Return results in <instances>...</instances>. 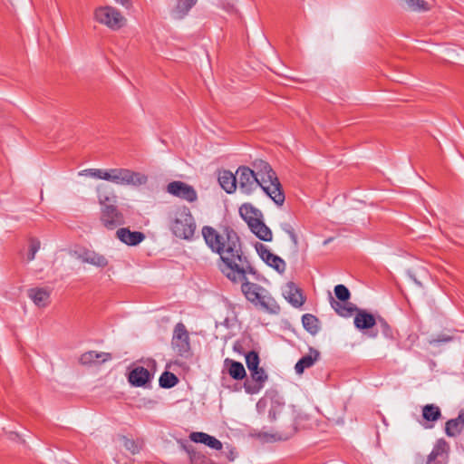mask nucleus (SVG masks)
Instances as JSON below:
<instances>
[{"instance_id":"f257e3e1","label":"nucleus","mask_w":464,"mask_h":464,"mask_svg":"<svg viewBox=\"0 0 464 464\" xmlns=\"http://www.w3.org/2000/svg\"><path fill=\"white\" fill-rule=\"evenodd\" d=\"M202 236L212 252L218 254V269L232 283H237L247 275H255L256 268L248 256L243 251L239 237L232 229L223 234L210 226L202 227Z\"/></svg>"},{"instance_id":"f03ea898","label":"nucleus","mask_w":464,"mask_h":464,"mask_svg":"<svg viewBox=\"0 0 464 464\" xmlns=\"http://www.w3.org/2000/svg\"><path fill=\"white\" fill-rule=\"evenodd\" d=\"M252 166V171L259 181L260 188L277 206H282L285 197L276 173L270 164L263 160H256Z\"/></svg>"},{"instance_id":"7ed1b4c3","label":"nucleus","mask_w":464,"mask_h":464,"mask_svg":"<svg viewBox=\"0 0 464 464\" xmlns=\"http://www.w3.org/2000/svg\"><path fill=\"white\" fill-rule=\"evenodd\" d=\"M168 224L171 233L184 240H191L197 228L194 217L185 206L178 207L169 214Z\"/></svg>"},{"instance_id":"20e7f679","label":"nucleus","mask_w":464,"mask_h":464,"mask_svg":"<svg viewBox=\"0 0 464 464\" xmlns=\"http://www.w3.org/2000/svg\"><path fill=\"white\" fill-rule=\"evenodd\" d=\"M256 273L254 275L256 276ZM249 275L242 281L237 284H241V291L247 301L256 306H259L269 314H278L280 306L276 301L271 296L269 292L263 286L251 283L247 280Z\"/></svg>"},{"instance_id":"39448f33","label":"nucleus","mask_w":464,"mask_h":464,"mask_svg":"<svg viewBox=\"0 0 464 464\" xmlns=\"http://www.w3.org/2000/svg\"><path fill=\"white\" fill-rule=\"evenodd\" d=\"M332 307L343 317H350L353 313H356L353 324L360 331L371 329L376 324L377 317L368 313L366 310L357 308L356 305L352 303L342 304L341 302H334Z\"/></svg>"},{"instance_id":"423d86ee","label":"nucleus","mask_w":464,"mask_h":464,"mask_svg":"<svg viewBox=\"0 0 464 464\" xmlns=\"http://www.w3.org/2000/svg\"><path fill=\"white\" fill-rule=\"evenodd\" d=\"M94 18L111 30H119L125 26L127 19L115 7L111 5L100 6L95 9Z\"/></svg>"},{"instance_id":"0eeeda50","label":"nucleus","mask_w":464,"mask_h":464,"mask_svg":"<svg viewBox=\"0 0 464 464\" xmlns=\"http://www.w3.org/2000/svg\"><path fill=\"white\" fill-rule=\"evenodd\" d=\"M111 173V182L116 185L136 187L144 185L148 181L146 175L129 169L115 168L112 169Z\"/></svg>"},{"instance_id":"6e6552de","label":"nucleus","mask_w":464,"mask_h":464,"mask_svg":"<svg viewBox=\"0 0 464 464\" xmlns=\"http://www.w3.org/2000/svg\"><path fill=\"white\" fill-rule=\"evenodd\" d=\"M237 172V188L245 195H251L260 187L252 169L246 166H240Z\"/></svg>"},{"instance_id":"1a4fd4ad","label":"nucleus","mask_w":464,"mask_h":464,"mask_svg":"<svg viewBox=\"0 0 464 464\" xmlns=\"http://www.w3.org/2000/svg\"><path fill=\"white\" fill-rule=\"evenodd\" d=\"M171 345L180 356L187 355L190 351L189 334L183 323H178L173 330Z\"/></svg>"},{"instance_id":"9d476101","label":"nucleus","mask_w":464,"mask_h":464,"mask_svg":"<svg viewBox=\"0 0 464 464\" xmlns=\"http://www.w3.org/2000/svg\"><path fill=\"white\" fill-rule=\"evenodd\" d=\"M101 221L109 229H114L125 223L123 214L113 204L102 208Z\"/></svg>"},{"instance_id":"9b49d317","label":"nucleus","mask_w":464,"mask_h":464,"mask_svg":"<svg viewBox=\"0 0 464 464\" xmlns=\"http://www.w3.org/2000/svg\"><path fill=\"white\" fill-rule=\"evenodd\" d=\"M167 191L188 202H195L198 199V194L195 188L182 181H172L168 184Z\"/></svg>"},{"instance_id":"f8f14e48","label":"nucleus","mask_w":464,"mask_h":464,"mask_svg":"<svg viewBox=\"0 0 464 464\" xmlns=\"http://www.w3.org/2000/svg\"><path fill=\"white\" fill-rule=\"evenodd\" d=\"M256 249L259 256L263 261L266 262V264L273 267L280 274L285 272L286 267L285 262L280 256L271 253L266 246L259 243L256 246Z\"/></svg>"},{"instance_id":"ddd939ff","label":"nucleus","mask_w":464,"mask_h":464,"mask_svg":"<svg viewBox=\"0 0 464 464\" xmlns=\"http://www.w3.org/2000/svg\"><path fill=\"white\" fill-rule=\"evenodd\" d=\"M117 238L128 246H137L145 239V235L140 231H130L127 227L116 231Z\"/></svg>"},{"instance_id":"4468645a","label":"nucleus","mask_w":464,"mask_h":464,"mask_svg":"<svg viewBox=\"0 0 464 464\" xmlns=\"http://www.w3.org/2000/svg\"><path fill=\"white\" fill-rule=\"evenodd\" d=\"M27 295L37 307L44 308L50 304L51 290L44 287H34L27 291Z\"/></svg>"},{"instance_id":"2eb2a0df","label":"nucleus","mask_w":464,"mask_h":464,"mask_svg":"<svg viewBox=\"0 0 464 464\" xmlns=\"http://www.w3.org/2000/svg\"><path fill=\"white\" fill-rule=\"evenodd\" d=\"M284 295L285 299L295 307H300L304 303V297L300 288L293 282L286 284Z\"/></svg>"},{"instance_id":"dca6fc26","label":"nucleus","mask_w":464,"mask_h":464,"mask_svg":"<svg viewBox=\"0 0 464 464\" xmlns=\"http://www.w3.org/2000/svg\"><path fill=\"white\" fill-rule=\"evenodd\" d=\"M320 358L318 350L310 347L309 353L304 355L295 365L296 374L304 373V370L311 368Z\"/></svg>"},{"instance_id":"f3484780","label":"nucleus","mask_w":464,"mask_h":464,"mask_svg":"<svg viewBox=\"0 0 464 464\" xmlns=\"http://www.w3.org/2000/svg\"><path fill=\"white\" fill-rule=\"evenodd\" d=\"M189 439L191 441L195 443H203L208 447L220 450L223 448L222 442L218 440L217 438L210 436L205 432L201 431H194L189 434Z\"/></svg>"},{"instance_id":"a211bd4d","label":"nucleus","mask_w":464,"mask_h":464,"mask_svg":"<svg viewBox=\"0 0 464 464\" xmlns=\"http://www.w3.org/2000/svg\"><path fill=\"white\" fill-rule=\"evenodd\" d=\"M240 217L247 223L248 227L263 218L262 212L251 203H244L239 208Z\"/></svg>"},{"instance_id":"6ab92c4d","label":"nucleus","mask_w":464,"mask_h":464,"mask_svg":"<svg viewBox=\"0 0 464 464\" xmlns=\"http://www.w3.org/2000/svg\"><path fill=\"white\" fill-rule=\"evenodd\" d=\"M171 5V15L176 19L184 18L191 8L197 4L198 0H173Z\"/></svg>"},{"instance_id":"aec40b11","label":"nucleus","mask_w":464,"mask_h":464,"mask_svg":"<svg viewBox=\"0 0 464 464\" xmlns=\"http://www.w3.org/2000/svg\"><path fill=\"white\" fill-rule=\"evenodd\" d=\"M422 418L426 421L422 425L426 429H431L434 426L433 423L441 418V411L435 404H427L422 407Z\"/></svg>"},{"instance_id":"412c9836","label":"nucleus","mask_w":464,"mask_h":464,"mask_svg":"<svg viewBox=\"0 0 464 464\" xmlns=\"http://www.w3.org/2000/svg\"><path fill=\"white\" fill-rule=\"evenodd\" d=\"M218 183L227 193H234L237 190V172L234 174L226 169L219 171Z\"/></svg>"},{"instance_id":"4be33fe9","label":"nucleus","mask_w":464,"mask_h":464,"mask_svg":"<svg viewBox=\"0 0 464 464\" xmlns=\"http://www.w3.org/2000/svg\"><path fill=\"white\" fill-rule=\"evenodd\" d=\"M80 259L83 263H87L100 268H103L109 264L108 259L103 255H101L92 250L82 251L80 254Z\"/></svg>"},{"instance_id":"5701e85b","label":"nucleus","mask_w":464,"mask_h":464,"mask_svg":"<svg viewBox=\"0 0 464 464\" xmlns=\"http://www.w3.org/2000/svg\"><path fill=\"white\" fill-rule=\"evenodd\" d=\"M464 430V409L457 418L448 420L445 424V433L448 437H456Z\"/></svg>"},{"instance_id":"b1692460","label":"nucleus","mask_w":464,"mask_h":464,"mask_svg":"<svg viewBox=\"0 0 464 464\" xmlns=\"http://www.w3.org/2000/svg\"><path fill=\"white\" fill-rule=\"evenodd\" d=\"M150 372L141 366L134 368L129 374V382L136 387L145 385L150 382Z\"/></svg>"},{"instance_id":"393cba45","label":"nucleus","mask_w":464,"mask_h":464,"mask_svg":"<svg viewBox=\"0 0 464 464\" xmlns=\"http://www.w3.org/2000/svg\"><path fill=\"white\" fill-rule=\"evenodd\" d=\"M98 201L102 208L109 206V204L115 205L116 196L113 191L111 190L107 186L100 185L97 187Z\"/></svg>"},{"instance_id":"a878e982","label":"nucleus","mask_w":464,"mask_h":464,"mask_svg":"<svg viewBox=\"0 0 464 464\" xmlns=\"http://www.w3.org/2000/svg\"><path fill=\"white\" fill-rule=\"evenodd\" d=\"M251 231L261 240L263 241H271L272 240V231L266 224L263 222V218H261L256 223L249 226Z\"/></svg>"},{"instance_id":"bb28decb","label":"nucleus","mask_w":464,"mask_h":464,"mask_svg":"<svg viewBox=\"0 0 464 464\" xmlns=\"http://www.w3.org/2000/svg\"><path fill=\"white\" fill-rule=\"evenodd\" d=\"M110 358H111V355L109 353H99L95 351H90V352L83 353L81 356L80 362L82 364H89V363L96 362L100 360L102 362H105V361L109 360Z\"/></svg>"},{"instance_id":"cd10ccee","label":"nucleus","mask_w":464,"mask_h":464,"mask_svg":"<svg viewBox=\"0 0 464 464\" xmlns=\"http://www.w3.org/2000/svg\"><path fill=\"white\" fill-rule=\"evenodd\" d=\"M302 324L304 328L312 334H315L319 331L318 319L310 314L302 316Z\"/></svg>"},{"instance_id":"c85d7f7f","label":"nucleus","mask_w":464,"mask_h":464,"mask_svg":"<svg viewBox=\"0 0 464 464\" xmlns=\"http://www.w3.org/2000/svg\"><path fill=\"white\" fill-rule=\"evenodd\" d=\"M228 373L235 380H243L246 377L243 364L236 361H229Z\"/></svg>"},{"instance_id":"c756f323","label":"nucleus","mask_w":464,"mask_h":464,"mask_svg":"<svg viewBox=\"0 0 464 464\" xmlns=\"http://www.w3.org/2000/svg\"><path fill=\"white\" fill-rule=\"evenodd\" d=\"M159 382L162 388H172L178 383L179 379L174 373L164 372L160 377Z\"/></svg>"},{"instance_id":"7c9ffc66","label":"nucleus","mask_w":464,"mask_h":464,"mask_svg":"<svg viewBox=\"0 0 464 464\" xmlns=\"http://www.w3.org/2000/svg\"><path fill=\"white\" fill-rule=\"evenodd\" d=\"M412 11H427L430 5L424 0H401Z\"/></svg>"},{"instance_id":"2f4dec72","label":"nucleus","mask_w":464,"mask_h":464,"mask_svg":"<svg viewBox=\"0 0 464 464\" xmlns=\"http://www.w3.org/2000/svg\"><path fill=\"white\" fill-rule=\"evenodd\" d=\"M334 295H335L336 298L339 301L343 302V304L349 303L348 300L351 297V293L345 285H337L334 287Z\"/></svg>"},{"instance_id":"473e14b6","label":"nucleus","mask_w":464,"mask_h":464,"mask_svg":"<svg viewBox=\"0 0 464 464\" xmlns=\"http://www.w3.org/2000/svg\"><path fill=\"white\" fill-rule=\"evenodd\" d=\"M378 326V328L380 329V331L382 332V334L386 337V338H392L393 337V333H392V330L391 328V326L388 324V323L383 319L382 318L381 316H378L377 319H376V324Z\"/></svg>"},{"instance_id":"72a5a7b5","label":"nucleus","mask_w":464,"mask_h":464,"mask_svg":"<svg viewBox=\"0 0 464 464\" xmlns=\"http://www.w3.org/2000/svg\"><path fill=\"white\" fill-rule=\"evenodd\" d=\"M246 363L249 371L256 370L259 365V356L256 352H249L246 355Z\"/></svg>"},{"instance_id":"f704fd0d","label":"nucleus","mask_w":464,"mask_h":464,"mask_svg":"<svg viewBox=\"0 0 464 464\" xmlns=\"http://www.w3.org/2000/svg\"><path fill=\"white\" fill-rule=\"evenodd\" d=\"M251 377L255 383H257L259 385H264V382L266 381L267 376L262 368H257L256 370L250 371Z\"/></svg>"},{"instance_id":"c9c22d12","label":"nucleus","mask_w":464,"mask_h":464,"mask_svg":"<svg viewBox=\"0 0 464 464\" xmlns=\"http://www.w3.org/2000/svg\"><path fill=\"white\" fill-rule=\"evenodd\" d=\"M39 249L40 241H38L37 239H31L29 244V250L27 253V261L34 260Z\"/></svg>"},{"instance_id":"e433bc0d","label":"nucleus","mask_w":464,"mask_h":464,"mask_svg":"<svg viewBox=\"0 0 464 464\" xmlns=\"http://www.w3.org/2000/svg\"><path fill=\"white\" fill-rule=\"evenodd\" d=\"M121 440L122 446L132 454H135L139 451V447L133 440L122 437Z\"/></svg>"},{"instance_id":"4c0bfd02","label":"nucleus","mask_w":464,"mask_h":464,"mask_svg":"<svg viewBox=\"0 0 464 464\" xmlns=\"http://www.w3.org/2000/svg\"><path fill=\"white\" fill-rule=\"evenodd\" d=\"M452 336L447 334H440L437 337L431 338L429 340V343L430 345H437L443 343H449L452 341Z\"/></svg>"},{"instance_id":"58836bf2","label":"nucleus","mask_w":464,"mask_h":464,"mask_svg":"<svg viewBox=\"0 0 464 464\" xmlns=\"http://www.w3.org/2000/svg\"><path fill=\"white\" fill-rule=\"evenodd\" d=\"M262 385H259L257 383L251 384L249 382H246L244 383L245 391L249 394H254L258 392L262 389Z\"/></svg>"},{"instance_id":"ea45409f","label":"nucleus","mask_w":464,"mask_h":464,"mask_svg":"<svg viewBox=\"0 0 464 464\" xmlns=\"http://www.w3.org/2000/svg\"><path fill=\"white\" fill-rule=\"evenodd\" d=\"M100 169H86L79 172L80 176H86L99 179Z\"/></svg>"},{"instance_id":"a19ab883","label":"nucleus","mask_w":464,"mask_h":464,"mask_svg":"<svg viewBox=\"0 0 464 464\" xmlns=\"http://www.w3.org/2000/svg\"><path fill=\"white\" fill-rule=\"evenodd\" d=\"M283 411V406L280 404H277L276 406H273L269 410L268 417L271 420H276V415H280Z\"/></svg>"},{"instance_id":"79ce46f5","label":"nucleus","mask_w":464,"mask_h":464,"mask_svg":"<svg viewBox=\"0 0 464 464\" xmlns=\"http://www.w3.org/2000/svg\"><path fill=\"white\" fill-rule=\"evenodd\" d=\"M111 172H112V169H100L99 179H103V180L111 182V177H112Z\"/></svg>"},{"instance_id":"37998d69","label":"nucleus","mask_w":464,"mask_h":464,"mask_svg":"<svg viewBox=\"0 0 464 464\" xmlns=\"http://www.w3.org/2000/svg\"><path fill=\"white\" fill-rule=\"evenodd\" d=\"M117 4L121 5L125 8H130L132 5L131 0H114Z\"/></svg>"},{"instance_id":"c03bdc74","label":"nucleus","mask_w":464,"mask_h":464,"mask_svg":"<svg viewBox=\"0 0 464 464\" xmlns=\"http://www.w3.org/2000/svg\"><path fill=\"white\" fill-rule=\"evenodd\" d=\"M287 233H288L291 240L293 241V243L295 245H297L298 240H297V237H296L295 233L294 232V230L293 229H288Z\"/></svg>"},{"instance_id":"a18cd8bd","label":"nucleus","mask_w":464,"mask_h":464,"mask_svg":"<svg viewBox=\"0 0 464 464\" xmlns=\"http://www.w3.org/2000/svg\"><path fill=\"white\" fill-rule=\"evenodd\" d=\"M439 455V452L435 450L430 452V454L428 457V464H430L432 460H435Z\"/></svg>"},{"instance_id":"49530a36","label":"nucleus","mask_w":464,"mask_h":464,"mask_svg":"<svg viewBox=\"0 0 464 464\" xmlns=\"http://www.w3.org/2000/svg\"><path fill=\"white\" fill-rule=\"evenodd\" d=\"M227 10V12H234L235 11V7H234V5H228Z\"/></svg>"},{"instance_id":"de8ad7c7","label":"nucleus","mask_w":464,"mask_h":464,"mask_svg":"<svg viewBox=\"0 0 464 464\" xmlns=\"http://www.w3.org/2000/svg\"><path fill=\"white\" fill-rule=\"evenodd\" d=\"M331 300H332L331 304H332L334 302H336L335 300H334V297H331Z\"/></svg>"},{"instance_id":"09e8293b","label":"nucleus","mask_w":464,"mask_h":464,"mask_svg":"<svg viewBox=\"0 0 464 464\" xmlns=\"http://www.w3.org/2000/svg\"><path fill=\"white\" fill-rule=\"evenodd\" d=\"M414 282L418 285H420V282L417 281V279L414 278Z\"/></svg>"}]
</instances>
